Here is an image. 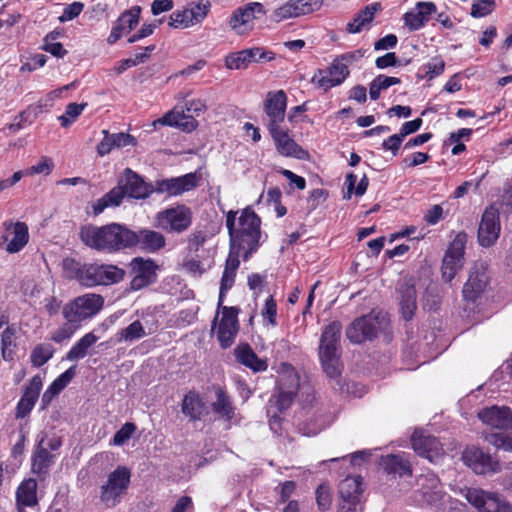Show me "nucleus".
I'll return each instance as SVG.
<instances>
[{
    "label": "nucleus",
    "mask_w": 512,
    "mask_h": 512,
    "mask_svg": "<svg viewBox=\"0 0 512 512\" xmlns=\"http://www.w3.org/2000/svg\"><path fill=\"white\" fill-rule=\"evenodd\" d=\"M261 220L250 208L229 211L226 214V227L230 237V252L243 254L247 260L260 246Z\"/></svg>",
    "instance_id": "f257e3e1"
},
{
    "label": "nucleus",
    "mask_w": 512,
    "mask_h": 512,
    "mask_svg": "<svg viewBox=\"0 0 512 512\" xmlns=\"http://www.w3.org/2000/svg\"><path fill=\"white\" fill-rule=\"evenodd\" d=\"M80 238L90 248L113 252L133 246L135 232L118 223L101 227L88 225L81 228Z\"/></svg>",
    "instance_id": "f03ea898"
},
{
    "label": "nucleus",
    "mask_w": 512,
    "mask_h": 512,
    "mask_svg": "<svg viewBox=\"0 0 512 512\" xmlns=\"http://www.w3.org/2000/svg\"><path fill=\"white\" fill-rule=\"evenodd\" d=\"M342 325L333 321L327 325L321 335L319 344V358L323 371L330 378H335L341 373L340 363V337Z\"/></svg>",
    "instance_id": "7ed1b4c3"
},
{
    "label": "nucleus",
    "mask_w": 512,
    "mask_h": 512,
    "mask_svg": "<svg viewBox=\"0 0 512 512\" xmlns=\"http://www.w3.org/2000/svg\"><path fill=\"white\" fill-rule=\"evenodd\" d=\"M418 485L423 503L435 507L438 511L456 512L458 502L453 501L450 496L443 492L442 484L434 473L421 475L418 478Z\"/></svg>",
    "instance_id": "20e7f679"
},
{
    "label": "nucleus",
    "mask_w": 512,
    "mask_h": 512,
    "mask_svg": "<svg viewBox=\"0 0 512 512\" xmlns=\"http://www.w3.org/2000/svg\"><path fill=\"white\" fill-rule=\"evenodd\" d=\"M104 306V298L95 293H86L67 302L62 308L65 321L80 324L97 315Z\"/></svg>",
    "instance_id": "39448f33"
},
{
    "label": "nucleus",
    "mask_w": 512,
    "mask_h": 512,
    "mask_svg": "<svg viewBox=\"0 0 512 512\" xmlns=\"http://www.w3.org/2000/svg\"><path fill=\"white\" fill-rule=\"evenodd\" d=\"M192 224V211L183 204L159 211L154 217V226L168 233H182Z\"/></svg>",
    "instance_id": "423d86ee"
},
{
    "label": "nucleus",
    "mask_w": 512,
    "mask_h": 512,
    "mask_svg": "<svg viewBox=\"0 0 512 512\" xmlns=\"http://www.w3.org/2000/svg\"><path fill=\"white\" fill-rule=\"evenodd\" d=\"M62 445L59 437L47 438L43 436L33 452L31 458V471L41 480L45 479L51 466L55 463L56 456L52 453Z\"/></svg>",
    "instance_id": "0eeeda50"
},
{
    "label": "nucleus",
    "mask_w": 512,
    "mask_h": 512,
    "mask_svg": "<svg viewBox=\"0 0 512 512\" xmlns=\"http://www.w3.org/2000/svg\"><path fill=\"white\" fill-rule=\"evenodd\" d=\"M130 470L125 466L117 467L108 475L107 482L101 487L100 499L107 507H114L128 489Z\"/></svg>",
    "instance_id": "6e6552de"
},
{
    "label": "nucleus",
    "mask_w": 512,
    "mask_h": 512,
    "mask_svg": "<svg viewBox=\"0 0 512 512\" xmlns=\"http://www.w3.org/2000/svg\"><path fill=\"white\" fill-rule=\"evenodd\" d=\"M211 8L208 0H199L173 11L168 25L174 29H187L204 21Z\"/></svg>",
    "instance_id": "1a4fd4ad"
},
{
    "label": "nucleus",
    "mask_w": 512,
    "mask_h": 512,
    "mask_svg": "<svg viewBox=\"0 0 512 512\" xmlns=\"http://www.w3.org/2000/svg\"><path fill=\"white\" fill-rule=\"evenodd\" d=\"M30 239L29 227L25 222L6 220L2 223L0 247L8 254L22 251Z\"/></svg>",
    "instance_id": "9d476101"
},
{
    "label": "nucleus",
    "mask_w": 512,
    "mask_h": 512,
    "mask_svg": "<svg viewBox=\"0 0 512 512\" xmlns=\"http://www.w3.org/2000/svg\"><path fill=\"white\" fill-rule=\"evenodd\" d=\"M299 387V378L290 364H282L279 372L278 393L273 395L270 402H275L279 410L287 409Z\"/></svg>",
    "instance_id": "9b49d317"
},
{
    "label": "nucleus",
    "mask_w": 512,
    "mask_h": 512,
    "mask_svg": "<svg viewBox=\"0 0 512 512\" xmlns=\"http://www.w3.org/2000/svg\"><path fill=\"white\" fill-rule=\"evenodd\" d=\"M467 501L481 512H512V506L499 494L481 489H468Z\"/></svg>",
    "instance_id": "f8f14e48"
},
{
    "label": "nucleus",
    "mask_w": 512,
    "mask_h": 512,
    "mask_svg": "<svg viewBox=\"0 0 512 512\" xmlns=\"http://www.w3.org/2000/svg\"><path fill=\"white\" fill-rule=\"evenodd\" d=\"M238 310L234 307H222V315L217 322L215 318L212 330L216 332V336L222 348L230 347L238 333Z\"/></svg>",
    "instance_id": "ddd939ff"
},
{
    "label": "nucleus",
    "mask_w": 512,
    "mask_h": 512,
    "mask_svg": "<svg viewBox=\"0 0 512 512\" xmlns=\"http://www.w3.org/2000/svg\"><path fill=\"white\" fill-rule=\"evenodd\" d=\"M256 14H265L264 6L251 2L235 9L229 19V26L237 35L248 34L254 27Z\"/></svg>",
    "instance_id": "4468645a"
},
{
    "label": "nucleus",
    "mask_w": 512,
    "mask_h": 512,
    "mask_svg": "<svg viewBox=\"0 0 512 512\" xmlns=\"http://www.w3.org/2000/svg\"><path fill=\"white\" fill-rule=\"evenodd\" d=\"M381 327L379 316L370 314L355 319L346 329V336L350 342L361 344L372 340Z\"/></svg>",
    "instance_id": "2eb2a0df"
},
{
    "label": "nucleus",
    "mask_w": 512,
    "mask_h": 512,
    "mask_svg": "<svg viewBox=\"0 0 512 512\" xmlns=\"http://www.w3.org/2000/svg\"><path fill=\"white\" fill-rule=\"evenodd\" d=\"M489 275L484 265H475L463 287V298L469 303H476L488 292Z\"/></svg>",
    "instance_id": "dca6fc26"
},
{
    "label": "nucleus",
    "mask_w": 512,
    "mask_h": 512,
    "mask_svg": "<svg viewBox=\"0 0 512 512\" xmlns=\"http://www.w3.org/2000/svg\"><path fill=\"white\" fill-rule=\"evenodd\" d=\"M466 235L458 234L446 251L442 263V277L450 282L462 268Z\"/></svg>",
    "instance_id": "f3484780"
},
{
    "label": "nucleus",
    "mask_w": 512,
    "mask_h": 512,
    "mask_svg": "<svg viewBox=\"0 0 512 512\" xmlns=\"http://www.w3.org/2000/svg\"><path fill=\"white\" fill-rule=\"evenodd\" d=\"M125 275L122 268L112 264H89L86 272V287L111 285L120 282Z\"/></svg>",
    "instance_id": "a211bd4d"
},
{
    "label": "nucleus",
    "mask_w": 512,
    "mask_h": 512,
    "mask_svg": "<svg viewBox=\"0 0 512 512\" xmlns=\"http://www.w3.org/2000/svg\"><path fill=\"white\" fill-rule=\"evenodd\" d=\"M414 451L431 463H438L444 456V450L440 442L425 431L417 429L411 437Z\"/></svg>",
    "instance_id": "6ab92c4d"
},
{
    "label": "nucleus",
    "mask_w": 512,
    "mask_h": 512,
    "mask_svg": "<svg viewBox=\"0 0 512 512\" xmlns=\"http://www.w3.org/2000/svg\"><path fill=\"white\" fill-rule=\"evenodd\" d=\"M268 131L280 155L301 160L308 157V152L295 142L288 128L280 126Z\"/></svg>",
    "instance_id": "aec40b11"
},
{
    "label": "nucleus",
    "mask_w": 512,
    "mask_h": 512,
    "mask_svg": "<svg viewBox=\"0 0 512 512\" xmlns=\"http://www.w3.org/2000/svg\"><path fill=\"white\" fill-rule=\"evenodd\" d=\"M287 96L283 90L271 91L264 102V111L267 116V129L283 126L286 115Z\"/></svg>",
    "instance_id": "412c9836"
},
{
    "label": "nucleus",
    "mask_w": 512,
    "mask_h": 512,
    "mask_svg": "<svg viewBox=\"0 0 512 512\" xmlns=\"http://www.w3.org/2000/svg\"><path fill=\"white\" fill-rule=\"evenodd\" d=\"M339 493L343 504L342 512H362L360 497L362 493V478L350 476L340 482Z\"/></svg>",
    "instance_id": "4be33fe9"
},
{
    "label": "nucleus",
    "mask_w": 512,
    "mask_h": 512,
    "mask_svg": "<svg viewBox=\"0 0 512 512\" xmlns=\"http://www.w3.org/2000/svg\"><path fill=\"white\" fill-rule=\"evenodd\" d=\"M501 230L499 210L495 206L488 207L483 215L478 229V241L483 247L492 246L499 238Z\"/></svg>",
    "instance_id": "5701e85b"
},
{
    "label": "nucleus",
    "mask_w": 512,
    "mask_h": 512,
    "mask_svg": "<svg viewBox=\"0 0 512 512\" xmlns=\"http://www.w3.org/2000/svg\"><path fill=\"white\" fill-rule=\"evenodd\" d=\"M462 460L464 464L471 468L476 474L485 475L495 473L499 469L497 460H494L489 453L475 446L465 449L462 454Z\"/></svg>",
    "instance_id": "b1692460"
},
{
    "label": "nucleus",
    "mask_w": 512,
    "mask_h": 512,
    "mask_svg": "<svg viewBox=\"0 0 512 512\" xmlns=\"http://www.w3.org/2000/svg\"><path fill=\"white\" fill-rule=\"evenodd\" d=\"M198 183L199 177L196 173H187L179 177L156 181L155 191L166 193L169 196H178L195 189Z\"/></svg>",
    "instance_id": "393cba45"
},
{
    "label": "nucleus",
    "mask_w": 512,
    "mask_h": 512,
    "mask_svg": "<svg viewBox=\"0 0 512 512\" xmlns=\"http://www.w3.org/2000/svg\"><path fill=\"white\" fill-rule=\"evenodd\" d=\"M349 75V69L336 59L326 69L318 70L312 77V83L327 91L340 85Z\"/></svg>",
    "instance_id": "a878e982"
},
{
    "label": "nucleus",
    "mask_w": 512,
    "mask_h": 512,
    "mask_svg": "<svg viewBox=\"0 0 512 512\" xmlns=\"http://www.w3.org/2000/svg\"><path fill=\"white\" fill-rule=\"evenodd\" d=\"M479 420L492 428H512V409L507 406H489L480 409L477 413Z\"/></svg>",
    "instance_id": "bb28decb"
},
{
    "label": "nucleus",
    "mask_w": 512,
    "mask_h": 512,
    "mask_svg": "<svg viewBox=\"0 0 512 512\" xmlns=\"http://www.w3.org/2000/svg\"><path fill=\"white\" fill-rule=\"evenodd\" d=\"M130 266L133 274L131 289L140 290L155 281L157 266L152 260L137 257L131 261Z\"/></svg>",
    "instance_id": "cd10ccee"
},
{
    "label": "nucleus",
    "mask_w": 512,
    "mask_h": 512,
    "mask_svg": "<svg viewBox=\"0 0 512 512\" xmlns=\"http://www.w3.org/2000/svg\"><path fill=\"white\" fill-rule=\"evenodd\" d=\"M126 195L135 199H144L152 192V187L145 183L143 179L131 169L124 171L123 177L119 181Z\"/></svg>",
    "instance_id": "c85d7f7f"
},
{
    "label": "nucleus",
    "mask_w": 512,
    "mask_h": 512,
    "mask_svg": "<svg viewBox=\"0 0 512 512\" xmlns=\"http://www.w3.org/2000/svg\"><path fill=\"white\" fill-rule=\"evenodd\" d=\"M436 11L432 2H419L416 7L404 14V23L412 31L419 30Z\"/></svg>",
    "instance_id": "c756f323"
},
{
    "label": "nucleus",
    "mask_w": 512,
    "mask_h": 512,
    "mask_svg": "<svg viewBox=\"0 0 512 512\" xmlns=\"http://www.w3.org/2000/svg\"><path fill=\"white\" fill-rule=\"evenodd\" d=\"M152 125L154 128L158 125L179 127L182 130L189 132L194 130L197 124L192 115L186 114L183 110L173 109L163 117L154 120Z\"/></svg>",
    "instance_id": "7c9ffc66"
},
{
    "label": "nucleus",
    "mask_w": 512,
    "mask_h": 512,
    "mask_svg": "<svg viewBox=\"0 0 512 512\" xmlns=\"http://www.w3.org/2000/svg\"><path fill=\"white\" fill-rule=\"evenodd\" d=\"M239 257L240 254H237L235 252H229V255L226 259L225 268L220 283V293L218 301L219 307L222 305L225 293H227V291H229L234 285L236 272L240 265Z\"/></svg>",
    "instance_id": "2f4dec72"
},
{
    "label": "nucleus",
    "mask_w": 512,
    "mask_h": 512,
    "mask_svg": "<svg viewBox=\"0 0 512 512\" xmlns=\"http://www.w3.org/2000/svg\"><path fill=\"white\" fill-rule=\"evenodd\" d=\"M234 354L238 362L254 372L265 371L268 367L267 362L260 359L248 344L237 346Z\"/></svg>",
    "instance_id": "473e14b6"
},
{
    "label": "nucleus",
    "mask_w": 512,
    "mask_h": 512,
    "mask_svg": "<svg viewBox=\"0 0 512 512\" xmlns=\"http://www.w3.org/2000/svg\"><path fill=\"white\" fill-rule=\"evenodd\" d=\"M381 465L389 474L399 476L410 475L412 472L411 464L405 454H390L382 457Z\"/></svg>",
    "instance_id": "72a5a7b5"
},
{
    "label": "nucleus",
    "mask_w": 512,
    "mask_h": 512,
    "mask_svg": "<svg viewBox=\"0 0 512 512\" xmlns=\"http://www.w3.org/2000/svg\"><path fill=\"white\" fill-rule=\"evenodd\" d=\"M37 481L34 478L24 479L16 490L18 506L34 507L38 504Z\"/></svg>",
    "instance_id": "f704fd0d"
},
{
    "label": "nucleus",
    "mask_w": 512,
    "mask_h": 512,
    "mask_svg": "<svg viewBox=\"0 0 512 512\" xmlns=\"http://www.w3.org/2000/svg\"><path fill=\"white\" fill-rule=\"evenodd\" d=\"M135 237L133 246L139 245L141 248L151 252L157 251L165 245V237L157 231L141 230L139 233H135Z\"/></svg>",
    "instance_id": "c9c22d12"
},
{
    "label": "nucleus",
    "mask_w": 512,
    "mask_h": 512,
    "mask_svg": "<svg viewBox=\"0 0 512 512\" xmlns=\"http://www.w3.org/2000/svg\"><path fill=\"white\" fill-rule=\"evenodd\" d=\"M400 308L403 318L410 320L416 310V290L413 284L403 283L399 288Z\"/></svg>",
    "instance_id": "e433bc0d"
},
{
    "label": "nucleus",
    "mask_w": 512,
    "mask_h": 512,
    "mask_svg": "<svg viewBox=\"0 0 512 512\" xmlns=\"http://www.w3.org/2000/svg\"><path fill=\"white\" fill-rule=\"evenodd\" d=\"M98 341V336L93 332L86 333L81 337L69 350L66 358L69 361H76L83 359L87 354L88 350Z\"/></svg>",
    "instance_id": "4c0bfd02"
},
{
    "label": "nucleus",
    "mask_w": 512,
    "mask_h": 512,
    "mask_svg": "<svg viewBox=\"0 0 512 512\" xmlns=\"http://www.w3.org/2000/svg\"><path fill=\"white\" fill-rule=\"evenodd\" d=\"M204 403L195 392L185 395L182 402V412L192 420L200 419L204 412Z\"/></svg>",
    "instance_id": "58836bf2"
},
{
    "label": "nucleus",
    "mask_w": 512,
    "mask_h": 512,
    "mask_svg": "<svg viewBox=\"0 0 512 512\" xmlns=\"http://www.w3.org/2000/svg\"><path fill=\"white\" fill-rule=\"evenodd\" d=\"M380 9L378 3L371 4L362 10L353 22L348 24V31L350 33H358L374 19L375 14Z\"/></svg>",
    "instance_id": "ea45409f"
},
{
    "label": "nucleus",
    "mask_w": 512,
    "mask_h": 512,
    "mask_svg": "<svg viewBox=\"0 0 512 512\" xmlns=\"http://www.w3.org/2000/svg\"><path fill=\"white\" fill-rule=\"evenodd\" d=\"M216 395L217 399L212 404L213 411L227 421L233 420L235 416V409L232 406V402L229 397L221 389L217 390Z\"/></svg>",
    "instance_id": "a19ab883"
},
{
    "label": "nucleus",
    "mask_w": 512,
    "mask_h": 512,
    "mask_svg": "<svg viewBox=\"0 0 512 512\" xmlns=\"http://www.w3.org/2000/svg\"><path fill=\"white\" fill-rule=\"evenodd\" d=\"M89 264H81L74 259L66 258L63 261V269L69 279L77 280L81 285L86 286V272Z\"/></svg>",
    "instance_id": "79ce46f5"
},
{
    "label": "nucleus",
    "mask_w": 512,
    "mask_h": 512,
    "mask_svg": "<svg viewBox=\"0 0 512 512\" xmlns=\"http://www.w3.org/2000/svg\"><path fill=\"white\" fill-rule=\"evenodd\" d=\"M146 335L142 323L138 320L118 332V342H134Z\"/></svg>",
    "instance_id": "37998d69"
},
{
    "label": "nucleus",
    "mask_w": 512,
    "mask_h": 512,
    "mask_svg": "<svg viewBox=\"0 0 512 512\" xmlns=\"http://www.w3.org/2000/svg\"><path fill=\"white\" fill-rule=\"evenodd\" d=\"M357 176L353 173H349L346 176L345 184L347 186V192L344 195L345 199H350L351 195L354 193L356 196H362L365 194L368 187V178L364 175L361 180L358 182L357 186Z\"/></svg>",
    "instance_id": "c03bdc74"
},
{
    "label": "nucleus",
    "mask_w": 512,
    "mask_h": 512,
    "mask_svg": "<svg viewBox=\"0 0 512 512\" xmlns=\"http://www.w3.org/2000/svg\"><path fill=\"white\" fill-rule=\"evenodd\" d=\"M54 354L52 345L43 343L37 345L31 352L30 360L33 366L40 367L48 362Z\"/></svg>",
    "instance_id": "a18cd8bd"
},
{
    "label": "nucleus",
    "mask_w": 512,
    "mask_h": 512,
    "mask_svg": "<svg viewBox=\"0 0 512 512\" xmlns=\"http://www.w3.org/2000/svg\"><path fill=\"white\" fill-rule=\"evenodd\" d=\"M86 103L77 104L70 103L67 105L65 113L58 117V120L62 127L70 126L83 112L86 107Z\"/></svg>",
    "instance_id": "49530a36"
},
{
    "label": "nucleus",
    "mask_w": 512,
    "mask_h": 512,
    "mask_svg": "<svg viewBox=\"0 0 512 512\" xmlns=\"http://www.w3.org/2000/svg\"><path fill=\"white\" fill-rule=\"evenodd\" d=\"M260 314L265 326H277V304L272 296L266 299Z\"/></svg>",
    "instance_id": "de8ad7c7"
},
{
    "label": "nucleus",
    "mask_w": 512,
    "mask_h": 512,
    "mask_svg": "<svg viewBox=\"0 0 512 512\" xmlns=\"http://www.w3.org/2000/svg\"><path fill=\"white\" fill-rule=\"evenodd\" d=\"M78 328L79 325L76 322L66 321L61 327L53 331L51 334V340L55 343L67 341L74 335Z\"/></svg>",
    "instance_id": "09e8293b"
},
{
    "label": "nucleus",
    "mask_w": 512,
    "mask_h": 512,
    "mask_svg": "<svg viewBox=\"0 0 512 512\" xmlns=\"http://www.w3.org/2000/svg\"><path fill=\"white\" fill-rule=\"evenodd\" d=\"M249 54L246 53V50H241L236 53L229 54L225 59V65L228 69H245L249 66L250 61L248 58Z\"/></svg>",
    "instance_id": "8fccbe9b"
},
{
    "label": "nucleus",
    "mask_w": 512,
    "mask_h": 512,
    "mask_svg": "<svg viewBox=\"0 0 512 512\" xmlns=\"http://www.w3.org/2000/svg\"><path fill=\"white\" fill-rule=\"evenodd\" d=\"M139 14L140 8L138 7L122 13L117 20L119 28H122L125 32H130L138 24Z\"/></svg>",
    "instance_id": "3c124183"
},
{
    "label": "nucleus",
    "mask_w": 512,
    "mask_h": 512,
    "mask_svg": "<svg viewBox=\"0 0 512 512\" xmlns=\"http://www.w3.org/2000/svg\"><path fill=\"white\" fill-rule=\"evenodd\" d=\"M316 502L318 509L327 511L332 503L331 489L326 484H321L316 489Z\"/></svg>",
    "instance_id": "603ef678"
},
{
    "label": "nucleus",
    "mask_w": 512,
    "mask_h": 512,
    "mask_svg": "<svg viewBox=\"0 0 512 512\" xmlns=\"http://www.w3.org/2000/svg\"><path fill=\"white\" fill-rule=\"evenodd\" d=\"M486 440L497 449L512 452V436L502 433H491L486 436Z\"/></svg>",
    "instance_id": "864d4df0"
},
{
    "label": "nucleus",
    "mask_w": 512,
    "mask_h": 512,
    "mask_svg": "<svg viewBox=\"0 0 512 512\" xmlns=\"http://www.w3.org/2000/svg\"><path fill=\"white\" fill-rule=\"evenodd\" d=\"M273 17L276 21L280 22L290 18L299 17V15L296 11L294 2L289 0L274 11Z\"/></svg>",
    "instance_id": "5fc2aeb1"
},
{
    "label": "nucleus",
    "mask_w": 512,
    "mask_h": 512,
    "mask_svg": "<svg viewBox=\"0 0 512 512\" xmlns=\"http://www.w3.org/2000/svg\"><path fill=\"white\" fill-rule=\"evenodd\" d=\"M494 9L493 0H479L473 3L471 7V16L481 18L489 15Z\"/></svg>",
    "instance_id": "6e6d98bb"
},
{
    "label": "nucleus",
    "mask_w": 512,
    "mask_h": 512,
    "mask_svg": "<svg viewBox=\"0 0 512 512\" xmlns=\"http://www.w3.org/2000/svg\"><path fill=\"white\" fill-rule=\"evenodd\" d=\"M136 430V426L133 423H125L114 435L113 444L116 446H122L126 443L133 435Z\"/></svg>",
    "instance_id": "4d7b16f0"
},
{
    "label": "nucleus",
    "mask_w": 512,
    "mask_h": 512,
    "mask_svg": "<svg viewBox=\"0 0 512 512\" xmlns=\"http://www.w3.org/2000/svg\"><path fill=\"white\" fill-rule=\"evenodd\" d=\"M37 399L33 395L23 394L16 407V418L26 417L33 409Z\"/></svg>",
    "instance_id": "13d9d810"
},
{
    "label": "nucleus",
    "mask_w": 512,
    "mask_h": 512,
    "mask_svg": "<svg viewBox=\"0 0 512 512\" xmlns=\"http://www.w3.org/2000/svg\"><path fill=\"white\" fill-rule=\"evenodd\" d=\"M246 53L249 54L248 58L250 63L253 62H265V61H271L274 59V53L264 50L259 47H254L250 49H245Z\"/></svg>",
    "instance_id": "bf43d9fd"
},
{
    "label": "nucleus",
    "mask_w": 512,
    "mask_h": 512,
    "mask_svg": "<svg viewBox=\"0 0 512 512\" xmlns=\"http://www.w3.org/2000/svg\"><path fill=\"white\" fill-rule=\"evenodd\" d=\"M299 16L306 15L318 9L321 0H292Z\"/></svg>",
    "instance_id": "052dcab7"
},
{
    "label": "nucleus",
    "mask_w": 512,
    "mask_h": 512,
    "mask_svg": "<svg viewBox=\"0 0 512 512\" xmlns=\"http://www.w3.org/2000/svg\"><path fill=\"white\" fill-rule=\"evenodd\" d=\"M84 8V4L82 2H73L64 8L62 15L59 17V21L64 23L67 21H71L76 18Z\"/></svg>",
    "instance_id": "680f3d73"
},
{
    "label": "nucleus",
    "mask_w": 512,
    "mask_h": 512,
    "mask_svg": "<svg viewBox=\"0 0 512 512\" xmlns=\"http://www.w3.org/2000/svg\"><path fill=\"white\" fill-rule=\"evenodd\" d=\"M53 163L47 158L43 157L37 164L31 166L25 171L26 175H34V174H45L48 175L52 171Z\"/></svg>",
    "instance_id": "e2e57ef3"
},
{
    "label": "nucleus",
    "mask_w": 512,
    "mask_h": 512,
    "mask_svg": "<svg viewBox=\"0 0 512 512\" xmlns=\"http://www.w3.org/2000/svg\"><path fill=\"white\" fill-rule=\"evenodd\" d=\"M111 142L115 148H121L126 146H134L136 144V140L133 136L128 133L119 132L111 134Z\"/></svg>",
    "instance_id": "0e129e2a"
},
{
    "label": "nucleus",
    "mask_w": 512,
    "mask_h": 512,
    "mask_svg": "<svg viewBox=\"0 0 512 512\" xmlns=\"http://www.w3.org/2000/svg\"><path fill=\"white\" fill-rule=\"evenodd\" d=\"M403 140L404 138L400 136L399 133H396L385 139L382 143V147L387 151H391L393 156H397Z\"/></svg>",
    "instance_id": "69168bd1"
},
{
    "label": "nucleus",
    "mask_w": 512,
    "mask_h": 512,
    "mask_svg": "<svg viewBox=\"0 0 512 512\" xmlns=\"http://www.w3.org/2000/svg\"><path fill=\"white\" fill-rule=\"evenodd\" d=\"M125 195H126V193L119 183L117 187L110 190L104 196L107 200L109 207H114V206H118L121 204Z\"/></svg>",
    "instance_id": "338daca9"
},
{
    "label": "nucleus",
    "mask_w": 512,
    "mask_h": 512,
    "mask_svg": "<svg viewBox=\"0 0 512 512\" xmlns=\"http://www.w3.org/2000/svg\"><path fill=\"white\" fill-rule=\"evenodd\" d=\"M364 56V52L362 50H355L346 52L335 59L342 63L347 69H349V66L352 65L355 62H358L362 57Z\"/></svg>",
    "instance_id": "774afa93"
}]
</instances>
